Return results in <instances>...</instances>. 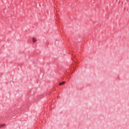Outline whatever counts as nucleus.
<instances>
[{
    "label": "nucleus",
    "mask_w": 129,
    "mask_h": 129,
    "mask_svg": "<svg viewBox=\"0 0 129 129\" xmlns=\"http://www.w3.org/2000/svg\"><path fill=\"white\" fill-rule=\"evenodd\" d=\"M32 41H33V43H36V42H37V39H36L35 37H33L32 38Z\"/></svg>",
    "instance_id": "f257e3e1"
},
{
    "label": "nucleus",
    "mask_w": 129,
    "mask_h": 129,
    "mask_svg": "<svg viewBox=\"0 0 129 129\" xmlns=\"http://www.w3.org/2000/svg\"><path fill=\"white\" fill-rule=\"evenodd\" d=\"M5 125H6V124H1L0 128H1V127H4V126H5Z\"/></svg>",
    "instance_id": "7ed1b4c3"
},
{
    "label": "nucleus",
    "mask_w": 129,
    "mask_h": 129,
    "mask_svg": "<svg viewBox=\"0 0 129 129\" xmlns=\"http://www.w3.org/2000/svg\"><path fill=\"white\" fill-rule=\"evenodd\" d=\"M66 82H62L61 83H59V85L61 86V85H64V84H65Z\"/></svg>",
    "instance_id": "f03ea898"
},
{
    "label": "nucleus",
    "mask_w": 129,
    "mask_h": 129,
    "mask_svg": "<svg viewBox=\"0 0 129 129\" xmlns=\"http://www.w3.org/2000/svg\"><path fill=\"white\" fill-rule=\"evenodd\" d=\"M57 98H60V96H57Z\"/></svg>",
    "instance_id": "20e7f679"
}]
</instances>
